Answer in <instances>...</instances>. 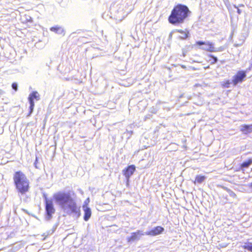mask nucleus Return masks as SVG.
I'll use <instances>...</instances> for the list:
<instances>
[{
    "mask_svg": "<svg viewBox=\"0 0 252 252\" xmlns=\"http://www.w3.org/2000/svg\"><path fill=\"white\" fill-rule=\"evenodd\" d=\"M53 197L56 203L68 214L73 215L77 218L80 216V208L77 207L70 191H59L54 194Z\"/></svg>",
    "mask_w": 252,
    "mask_h": 252,
    "instance_id": "f257e3e1",
    "label": "nucleus"
},
{
    "mask_svg": "<svg viewBox=\"0 0 252 252\" xmlns=\"http://www.w3.org/2000/svg\"><path fill=\"white\" fill-rule=\"evenodd\" d=\"M196 45L199 46V49L209 52H218L223 51L222 46L216 48L214 43L207 40L205 41H198L196 42Z\"/></svg>",
    "mask_w": 252,
    "mask_h": 252,
    "instance_id": "20e7f679",
    "label": "nucleus"
},
{
    "mask_svg": "<svg viewBox=\"0 0 252 252\" xmlns=\"http://www.w3.org/2000/svg\"><path fill=\"white\" fill-rule=\"evenodd\" d=\"M45 211H46V219L50 220L52 217V215L55 213V209L54 207L53 201L51 199H48L45 197Z\"/></svg>",
    "mask_w": 252,
    "mask_h": 252,
    "instance_id": "423d86ee",
    "label": "nucleus"
},
{
    "mask_svg": "<svg viewBox=\"0 0 252 252\" xmlns=\"http://www.w3.org/2000/svg\"><path fill=\"white\" fill-rule=\"evenodd\" d=\"M40 99V94L37 91L32 92L29 95L28 101L30 103L29 107V113L27 115L28 117L30 116L33 112L34 107V102L35 99L36 101L39 100Z\"/></svg>",
    "mask_w": 252,
    "mask_h": 252,
    "instance_id": "39448f33",
    "label": "nucleus"
},
{
    "mask_svg": "<svg viewBox=\"0 0 252 252\" xmlns=\"http://www.w3.org/2000/svg\"><path fill=\"white\" fill-rule=\"evenodd\" d=\"M135 170V166L133 165H129L127 168L123 170V174L127 182L129 181V178L132 175Z\"/></svg>",
    "mask_w": 252,
    "mask_h": 252,
    "instance_id": "9d476101",
    "label": "nucleus"
},
{
    "mask_svg": "<svg viewBox=\"0 0 252 252\" xmlns=\"http://www.w3.org/2000/svg\"><path fill=\"white\" fill-rule=\"evenodd\" d=\"M242 248L244 249L247 250L248 251L252 252V243H245V244L242 246Z\"/></svg>",
    "mask_w": 252,
    "mask_h": 252,
    "instance_id": "2eb2a0df",
    "label": "nucleus"
},
{
    "mask_svg": "<svg viewBox=\"0 0 252 252\" xmlns=\"http://www.w3.org/2000/svg\"><path fill=\"white\" fill-rule=\"evenodd\" d=\"M12 88L14 90L17 91L18 90V84L16 83H13Z\"/></svg>",
    "mask_w": 252,
    "mask_h": 252,
    "instance_id": "412c9836",
    "label": "nucleus"
},
{
    "mask_svg": "<svg viewBox=\"0 0 252 252\" xmlns=\"http://www.w3.org/2000/svg\"><path fill=\"white\" fill-rule=\"evenodd\" d=\"M210 57L212 58V60H213L212 63H215L217 62L218 58L216 57L213 56V55H210Z\"/></svg>",
    "mask_w": 252,
    "mask_h": 252,
    "instance_id": "aec40b11",
    "label": "nucleus"
},
{
    "mask_svg": "<svg viewBox=\"0 0 252 252\" xmlns=\"http://www.w3.org/2000/svg\"><path fill=\"white\" fill-rule=\"evenodd\" d=\"M164 231V228L160 226L153 227L151 230L145 232L146 235L155 236L162 234Z\"/></svg>",
    "mask_w": 252,
    "mask_h": 252,
    "instance_id": "1a4fd4ad",
    "label": "nucleus"
},
{
    "mask_svg": "<svg viewBox=\"0 0 252 252\" xmlns=\"http://www.w3.org/2000/svg\"><path fill=\"white\" fill-rule=\"evenodd\" d=\"M252 163V159L251 158V159H249L247 161H244L242 163L241 166L244 168H248Z\"/></svg>",
    "mask_w": 252,
    "mask_h": 252,
    "instance_id": "dca6fc26",
    "label": "nucleus"
},
{
    "mask_svg": "<svg viewBox=\"0 0 252 252\" xmlns=\"http://www.w3.org/2000/svg\"><path fill=\"white\" fill-rule=\"evenodd\" d=\"M240 130L244 134H248L252 132V124L242 125L240 126Z\"/></svg>",
    "mask_w": 252,
    "mask_h": 252,
    "instance_id": "f8f14e48",
    "label": "nucleus"
},
{
    "mask_svg": "<svg viewBox=\"0 0 252 252\" xmlns=\"http://www.w3.org/2000/svg\"><path fill=\"white\" fill-rule=\"evenodd\" d=\"M189 12L186 5L178 4L172 9L168 17L169 22L173 25L182 24L188 17Z\"/></svg>",
    "mask_w": 252,
    "mask_h": 252,
    "instance_id": "f03ea898",
    "label": "nucleus"
},
{
    "mask_svg": "<svg viewBox=\"0 0 252 252\" xmlns=\"http://www.w3.org/2000/svg\"><path fill=\"white\" fill-rule=\"evenodd\" d=\"M234 6V7H235V8H236V9H237V13H238L239 14H240L241 13V10L240 9H239L238 8V7L236 5H235Z\"/></svg>",
    "mask_w": 252,
    "mask_h": 252,
    "instance_id": "4be33fe9",
    "label": "nucleus"
},
{
    "mask_svg": "<svg viewBox=\"0 0 252 252\" xmlns=\"http://www.w3.org/2000/svg\"><path fill=\"white\" fill-rule=\"evenodd\" d=\"M13 180L18 192L23 194L29 188V181L26 175L21 171H17L13 176Z\"/></svg>",
    "mask_w": 252,
    "mask_h": 252,
    "instance_id": "7ed1b4c3",
    "label": "nucleus"
},
{
    "mask_svg": "<svg viewBox=\"0 0 252 252\" xmlns=\"http://www.w3.org/2000/svg\"><path fill=\"white\" fill-rule=\"evenodd\" d=\"M144 235H145V232L142 230H138L135 232H132L130 236L127 237L126 240L128 243L138 241Z\"/></svg>",
    "mask_w": 252,
    "mask_h": 252,
    "instance_id": "0eeeda50",
    "label": "nucleus"
},
{
    "mask_svg": "<svg viewBox=\"0 0 252 252\" xmlns=\"http://www.w3.org/2000/svg\"><path fill=\"white\" fill-rule=\"evenodd\" d=\"M246 71L240 70L238 71L236 74L233 76L232 82L234 86L243 81L244 79L246 77Z\"/></svg>",
    "mask_w": 252,
    "mask_h": 252,
    "instance_id": "6e6552de",
    "label": "nucleus"
},
{
    "mask_svg": "<svg viewBox=\"0 0 252 252\" xmlns=\"http://www.w3.org/2000/svg\"><path fill=\"white\" fill-rule=\"evenodd\" d=\"M50 30L58 34L62 35L63 36L65 34V31L62 26L56 25L51 27Z\"/></svg>",
    "mask_w": 252,
    "mask_h": 252,
    "instance_id": "ddd939ff",
    "label": "nucleus"
},
{
    "mask_svg": "<svg viewBox=\"0 0 252 252\" xmlns=\"http://www.w3.org/2000/svg\"><path fill=\"white\" fill-rule=\"evenodd\" d=\"M183 55L184 57H185L186 56V53L183 52Z\"/></svg>",
    "mask_w": 252,
    "mask_h": 252,
    "instance_id": "b1692460",
    "label": "nucleus"
},
{
    "mask_svg": "<svg viewBox=\"0 0 252 252\" xmlns=\"http://www.w3.org/2000/svg\"><path fill=\"white\" fill-rule=\"evenodd\" d=\"M249 187L252 189V182L250 184Z\"/></svg>",
    "mask_w": 252,
    "mask_h": 252,
    "instance_id": "5701e85b",
    "label": "nucleus"
},
{
    "mask_svg": "<svg viewBox=\"0 0 252 252\" xmlns=\"http://www.w3.org/2000/svg\"><path fill=\"white\" fill-rule=\"evenodd\" d=\"M82 209L84 212L83 217L84 220L86 221H87L91 217L92 211L91 208L87 206L86 201H85L84 204H83Z\"/></svg>",
    "mask_w": 252,
    "mask_h": 252,
    "instance_id": "9b49d317",
    "label": "nucleus"
},
{
    "mask_svg": "<svg viewBox=\"0 0 252 252\" xmlns=\"http://www.w3.org/2000/svg\"><path fill=\"white\" fill-rule=\"evenodd\" d=\"M177 32L181 33V35L180 36V38L182 39H186L188 36V34H189L188 32H186L182 30H178Z\"/></svg>",
    "mask_w": 252,
    "mask_h": 252,
    "instance_id": "4468645a",
    "label": "nucleus"
},
{
    "mask_svg": "<svg viewBox=\"0 0 252 252\" xmlns=\"http://www.w3.org/2000/svg\"><path fill=\"white\" fill-rule=\"evenodd\" d=\"M205 177L204 176H197L195 178V181L198 183H201L205 180Z\"/></svg>",
    "mask_w": 252,
    "mask_h": 252,
    "instance_id": "f3484780",
    "label": "nucleus"
},
{
    "mask_svg": "<svg viewBox=\"0 0 252 252\" xmlns=\"http://www.w3.org/2000/svg\"><path fill=\"white\" fill-rule=\"evenodd\" d=\"M226 190H227L228 193L229 194V195L231 197H232L233 198H236V194L233 191H232L230 189H227V188H226Z\"/></svg>",
    "mask_w": 252,
    "mask_h": 252,
    "instance_id": "a211bd4d",
    "label": "nucleus"
},
{
    "mask_svg": "<svg viewBox=\"0 0 252 252\" xmlns=\"http://www.w3.org/2000/svg\"><path fill=\"white\" fill-rule=\"evenodd\" d=\"M230 84H231L230 81L229 80H227L224 83L223 85L224 87L228 88L230 87Z\"/></svg>",
    "mask_w": 252,
    "mask_h": 252,
    "instance_id": "6ab92c4d",
    "label": "nucleus"
}]
</instances>
